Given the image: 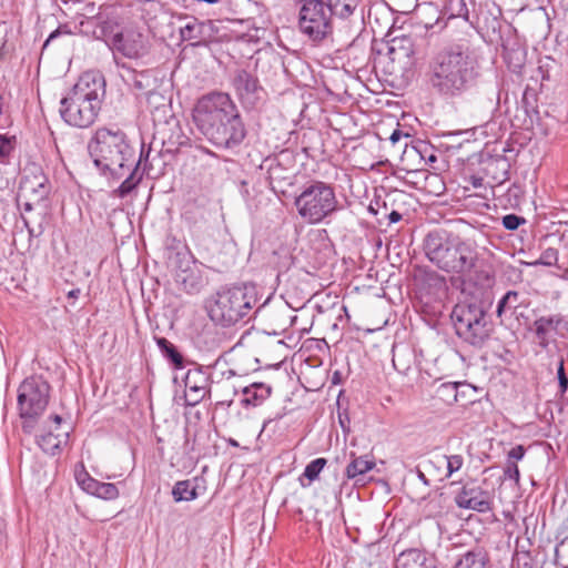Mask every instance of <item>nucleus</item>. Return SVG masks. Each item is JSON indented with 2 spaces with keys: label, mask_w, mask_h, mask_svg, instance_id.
Masks as SVG:
<instances>
[{
  "label": "nucleus",
  "mask_w": 568,
  "mask_h": 568,
  "mask_svg": "<svg viewBox=\"0 0 568 568\" xmlns=\"http://www.w3.org/2000/svg\"><path fill=\"white\" fill-rule=\"evenodd\" d=\"M427 78L432 90L445 100L468 97L477 111L494 113L499 109L501 84L496 77H485L468 45L450 43L435 52Z\"/></svg>",
  "instance_id": "nucleus-1"
},
{
  "label": "nucleus",
  "mask_w": 568,
  "mask_h": 568,
  "mask_svg": "<svg viewBox=\"0 0 568 568\" xmlns=\"http://www.w3.org/2000/svg\"><path fill=\"white\" fill-rule=\"evenodd\" d=\"M88 151L94 166L103 174L110 173L121 179L125 172L129 175L119 185L115 193L120 197L128 196L141 182L143 174H150L152 164L149 161L151 149L141 151L138 160L126 133L119 128H100L88 143Z\"/></svg>",
  "instance_id": "nucleus-2"
},
{
  "label": "nucleus",
  "mask_w": 568,
  "mask_h": 568,
  "mask_svg": "<svg viewBox=\"0 0 568 568\" xmlns=\"http://www.w3.org/2000/svg\"><path fill=\"white\" fill-rule=\"evenodd\" d=\"M193 120L197 130L219 149H236L247 134L236 104L225 92L214 91L199 99Z\"/></svg>",
  "instance_id": "nucleus-3"
},
{
  "label": "nucleus",
  "mask_w": 568,
  "mask_h": 568,
  "mask_svg": "<svg viewBox=\"0 0 568 568\" xmlns=\"http://www.w3.org/2000/svg\"><path fill=\"white\" fill-rule=\"evenodd\" d=\"M271 298L268 296L262 304H258V287L251 282L225 285L212 296L207 305V313L214 323L230 327L241 321L263 315Z\"/></svg>",
  "instance_id": "nucleus-4"
},
{
  "label": "nucleus",
  "mask_w": 568,
  "mask_h": 568,
  "mask_svg": "<svg viewBox=\"0 0 568 568\" xmlns=\"http://www.w3.org/2000/svg\"><path fill=\"white\" fill-rule=\"evenodd\" d=\"M490 307L491 301L484 297L458 302L450 314L457 337L469 346L481 349L495 332Z\"/></svg>",
  "instance_id": "nucleus-5"
},
{
  "label": "nucleus",
  "mask_w": 568,
  "mask_h": 568,
  "mask_svg": "<svg viewBox=\"0 0 568 568\" xmlns=\"http://www.w3.org/2000/svg\"><path fill=\"white\" fill-rule=\"evenodd\" d=\"M423 247L427 258L447 273H467L477 261V252L471 243L446 231L429 232Z\"/></svg>",
  "instance_id": "nucleus-6"
},
{
  "label": "nucleus",
  "mask_w": 568,
  "mask_h": 568,
  "mask_svg": "<svg viewBox=\"0 0 568 568\" xmlns=\"http://www.w3.org/2000/svg\"><path fill=\"white\" fill-rule=\"evenodd\" d=\"M294 205L298 215L308 224H318L341 209L334 186L321 180H311L294 196Z\"/></svg>",
  "instance_id": "nucleus-7"
},
{
  "label": "nucleus",
  "mask_w": 568,
  "mask_h": 568,
  "mask_svg": "<svg viewBox=\"0 0 568 568\" xmlns=\"http://www.w3.org/2000/svg\"><path fill=\"white\" fill-rule=\"evenodd\" d=\"M51 385L41 376L24 378L18 387L17 406L22 430L30 435L44 413L50 399Z\"/></svg>",
  "instance_id": "nucleus-8"
},
{
  "label": "nucleus",
  "mask_w": 568,
  "mask_h": 568,
  "mask_svg": "<svg viewBox=\"0 0 568 568\" xmlns=\"http://www.w3.org/2000/svg\"><path fill=\"white\" fill-rule=\"evenodd\" d=\"M297 27L312 43L318 45L332 39L334 16L325 0H298Z\"/></svg>",
  "instance_id": "nucleus-9"
},
{
  "label": "nucleus",
  "mask_w": 568,
  "mask_h": 568,
  "mask_svg": "<svg viewBox=\"0 0 568 568\" xmlns=\"http://www.w3.org/2000/svg\"><path fill=\"white\" fill-rule=\"evenodd\" d=\"M296 161L293 152L283 150L280 153L267 156L261 164L266 170L271 190L282 196H290L288 187L296 182Z\"/></svg>",
  "instance_id": "nucleus-10"
},
{
  "label": "nucleus",
  "mask_w": 568,
  "mask_h": 568,
  "mask_svg": "<svg viewBox=\"0 0 568 568\" xmlns=\"http://www.w3.org/2000/svg\"><path fill=\"white\" fill-rule=\"evenodd\" d=\"M60 115L65 123L77 128H89L94 123L101 104L93 103L90 98H83L69 91L61 99Z\"/></svg>",
  "instance_id": "nucleus-11"
},
{
  "label": "nucleus",
  "mask_w": 568,
  "mask_h": 568,
  "mask_svg": "<svg viewBox=\"0 0 568 568\" xmlns=\"http://www.w3.org/2000/svg\"><path fill=\"white\" fill-rule=\"evenodd\" d=\"M231 84L245 110L260 108L266 97L265 89L261 85L256 75L245 69L235 70Z\"/></svg>",
  "instance_id": "nucleus-12"
},
{
  "label": "nucleus",
  "mask_w": 568,
  "mask_h": 568,
  "mask_svg": "<svg viewBox=\"0 0 568 568\" xmlns=\"http://www.w3.org/2000/svg\"><path fill=\"white\" fill-rule=\"evenodd\" d=\"M152 43L138 28L121 29L111 42V50L128 59H142L150 53Z\"/></svg>",
  "instance_id": "nucleus-13"
},
{
  "label": "nucleus",
  "mask_w": 568,
  "mask_h": 568,
  "mask_svg": "<svg viewBox=\"0 0 568 568\" xmlns=\"http://www.w3.org/2000/svg\"><path fill=\"white\" fill-rule=\"evenodd\" d=\"M187 364L194 365L186 372L184 377L185 388L190 394H184V405L194 407L211 394L212 366H203L190 361Z\"/></svg>",
  "instance_id": "nucleus-14"
},
{
  "label": "nucleus",
  "mask_w": 568,
  "mask_h": 568,
  "mask_svg": "<svg viewBox=\"0 0 568 568\" xmlns=\"http://www.w3.org/2000/svg\"><path fill=\"white\" fill-rule=\"evenodd\" d=\"M195 263V258L187 246L178 251L173 257V264L176 268L175 281L182 285L186 293H195L200 290L199 277L192 272L191 265Z\"/></svg>",
  "instance_id": "nucleus-15"
},
{
  "label": "nucleus",
  "mask_w": 568,
  "mask_h": 568,
  "mask_svg": "<svg viewBox=\"0 0 568 568\" xmlns=\"http://www.w3.org/2000/svg\"><path fill=\"white\" fill-rule=\"evenodd\" d=\"M185 24L180 34L184 41H194L193 45H204L212 41L219 29L212 20L200 21L195 17L185 16Z\"/></svg>",
  "instance_id": "nucleus-16"
},
{
  "label": "nucleus",
  "mask_w": 568,
  "mask_h": 568,
  "mask_svg": "<svg viewBox=\"0 0 568 568\" xmlns=\"http://www.w3.org/2000/svg\"><path fill=\"white\" fill-rule=\"evenodd\" d=\"M454 500L459 508L470 509L478 513H488L493 510L490 493L484 490L479 486H463Z\"/></svg>",
  "instance_id": "nucleus-17"
},
{
  "label": "nucleus",
  "mask_w": 568,
  "mask_h": 568,
  "mask_svg": "<svg viewBox=\"0 0 568 568\" xmlns=\"http://www.w3.org/2000/svg\"><path fill=\"white\" fill-rule=\"evenodd\" d=\"M70 92L78 95L81 92L83 98H90L93 103L101 104L105 95V79L98 71H87L79 78Z\"/></svg>",
  "instance_id": "nucleus-18"
},
{
  "label": "nucleus",
  "mask_w": 568,
  "mask_h": 568,
  "mask_svg": "<svg viewBox=\"0 0 568 568\" xmlns=\"http://www.w3.org/2000/svg\"><path fill=\"white\" fill-rule=\"evenodd\" d=\"M536 337L541 346L548 345L547 336L550 331L559 337L566 338L568 334V315L561 313L540 316L534 322Z\"/></svg>",
  "instance_id": "nucleus-19"
},
{
  "label": "nucleus",
  "mask_w": 568,
  "mask_h": 568,
  "mask_svg": "<svg viewBox=\"0 0 568 568\" xmlns=\"http://www.w3.org/2000/svg\"><path fill=\"white\" fill-rule=\"evenodd\" d=\"M121 68L128 71L124 82L132 88L139 95L150 97L155 93L158 88L156 72L153 69L136 71L126 63H122Z\"/></svg>",
  "instance_id": "nucleus-20"
},
{
  "label": "nucleus",
  "mask_w": 568,
  "mask_h": 568,
  "mask_svg": "<svg viewBox=\"0 0 568 568\" xmlns=\"http://www.w3.org/2000/svg\"><path fill=\"white\" fill-rule=\"evenodd\" d=\"M80 24L85 32H91L94 39L104 41L109 49L114 36L121 31L115 20L104 19L101 14L87 18Z\"/></svg>",
  "instance_id": "nucleus-21"
},
{
  "label": "nucleus",
  "mask_w": 568,
  "mask_h": 568,
  "mask_svg": "<svg viewBox=\"0 0 568 568\" xmlns=\"http://www.w3.org/2000/svg\"><path fill=\"white\" fill-rule=\"evenodd\" d=\"M454 568H491L489 552L483 546H475L459 556Z\"/></svg>",
  "instance_id": "nucleus-22"
},
{
  "label": "nucleus",
  "mask_w": 568,
  "mask_h": 568,
  "mask_svg": "<svg viewBox=\"0 0 568 568\" xmlns=\"http://www.w3.org/2000/svg\"><path fill=\"white\" fill-rule=\"evenodd\" d=\"M414 54L413 40L408 36H396L387 41V55L392 62L405 63Z\"/></svg>",
  "instance_id": "nucleus-23"
},
{
  "label": "nucleus",
  "mask_w": 568,
  "mask_h": 568,
  "mask_svg": "<svg viewBox=\"0 0 568 568\" xmlns=\"http://www.w3.org/2000/svg\"><path fill=\"white\" fill-rule=\"evenodd\" d=\"M509 170L510 163L505 156H491L484 161L483 171L485 175L496 184H503L509 180Z\"/></svg>",
  "instance_id": "nucleus-24"
},
{
  "label": "nucleus",
  "mask_w": 568,
  "mask_h": 568,
  "mask_svg": "<svg viewBox=\"0 0 568 568\" xmlns=\"http://www.w3.org/2000/svg\"><path fill=\"white\" fill-rule=\"evenodd\" d=\"M154 342L159 347L162 356L174 369L180 371L186 366L189 362L185 359L179 348L168 338L162 336H154Z\"/></svg>",
  "instance_id": "nucleus-25"
},
{
  "label": "nucleus",
  "mask_w": 568,
  "mask_h": 568,
  "mask_svg": "<svg viewBox=\"0 0 568 568\" xmlns=\"http://www.w3.org/2000/svg\"><path fill=\"white\" fill-rule=\"evenodd\" d=\"M199 477L193 479L179 480L172 488V498L175 503L191 501L200 496Z\"/></svg>",
  "instance_id": "nucleus-26"
},
{
  "label": "nucleus",
  "mask_w": 568,
  "mask_h": 568,
  "mask_svg": "<svg viewBox=\"0 0 568 568\" xmlns=\"http://www.w3.org/2000/svg\"><path fill=\"white\" fill-rule=\"evenodd\" d=\"M242 393L244 395L241 400L243 406H258L270 397L272 387L264 383H253L244 387Z\"/></svg>",
  "instance_id": "nucleus-27"
},
{
  "label": "nucleus",
  "mask_w": 568,
  "mask_h": 568,
  "mask_svg": "<svg viewBox=\"0 0 568 568\" xmlns=\"http://www.w3.org/2000/svg\"><path fill=\"white\" fill-rule=\"evenodd\" d=\"M530 99H535V92L534 90L526 89L521 99V104L525 110V113L529 118L530 124H536L538 128H540L542 133L547 135L549 124L544 122L539 109L532 104Z\"/></svg>",
  "instance_id": "nucleus-28"
},
{
  "label": "nucleus",
  "mask_w": 568,
  "mask_h": 568,
  "mask_svg": "<svg viewBox=\"0 0 568 568\" xmlns=\"http://www.w3.org/2000/svg\"><path fill=\"white\" fill-rule=\"evenodd\" d=\"M459 388H466V383L447 382L442 383L435 392V398L446 405L459 403Z\"/></svg>",
  "instance_id": "nucleus-29"
},
{
  "label": "nucleus",
  "mask_w": 568,
  "mask_h": 568,
  "mask_svg": "<svg viewBox=\"0 0 568 568\" xmlns=\"http://www.w3.org/2000/svg\"><path fill=\"white\" fill-rule=\"evenodd\" d=\"M332 14L338 19L347 20L354 16L361 0H325Z\"/></svg>",
  "instance_id": "nucleus-30"
},
{
  "label": "nucleus",
  "mask_w": 568,
  "mask_h": 568,
  "mask_svg": "<svg viewBox=\"0 0 568 568\" xmlns=\"http://www.w3.org/2000/svg\"><path fill=\"white\" fill-rule=\"evenodd\" d=\"M352 462L346 466L345 475L348 479H354L357 476L364 475L375 467L374 458H368L367 455L355 457L352 453Z\"/></svg>",
  "instance_id": "nucleus-31"
},
{
  "label": "nucleus",
  "mask_w": 568,
  "mask_h": 568,
  "mask_svg": "<svg viewBox=\"0 0 568 568\" xmlns=\"http://www.w3.org/2000/svg\"><path fill=\"white\" fill-rule=\"evenodd\" d=\"M520 306H526L524 295L517 291H507L497 303L496 315L501 317L505 312L516 311Z\"/></svg>",
  "instance_id": "nucleus-32"
},
{
  "label": "nucleus",
  "mask_w": 568,
  "mask_h": 568,
  "mask_svg": "<svg viewBox=\"0 0 568 568\" xmlns=\"http://www.w3.org/2000/svg\"><path fill=\"white\" fill-rule=\"evenodd\" d=\"M464 464V458L462 455H442L437 456L435 459H428L427 466H436L444 467L446 466L447 471L445 473L444 477L440 478V480H444L446 478H449L454 473L458 471Z\"/></svg>",
  "instance_id": "nucleus-33"
},
{
  "label": "nucleus",
  "mask_w": 568,
  "mask_h": 568,
  "mask_svg": "<svg viewBox=\"0 0 568 568\" xmlns=\"http://www.w3.org/2000/svg\"><path fill=\"white\" fill-rule=\"evenodd\" d=\"M423 562H425V551L409 548L398 555L395 568H419Z\"/></svg>",
  "instance_id": "nucleus-34"
},
{
  "label": "nucleus",
  "mask_w": 568,
  "mask_h": 568,
  "mask_svg": "<svg viewBox=\"0 0 568 568\" xmlns=\"http://www.w3.org/2000/svg\"><path fill=\"white\" fill-rule=\"evenodd\" d=\"M233 251L231 245H224L221 251L210 257V262L212 263L211 267L219 272L232 267L235 264V254Z\"/></svg>",
  "instance_id": "nucleus-35"
},
{
  "label": "nucleus",
  "mask_w": 568,
  "mask_h": 568,
  "mask_svg": "<svg viewBox=\"0 0 568 568\" xmlns=\"http://www.w3.org/2000/svg\"><path fill=\"white\" fill-rule=\"evenodd\" d=\"M60 435L53 434L51 430H47L45 433L37 436V444L41 448V450L45 454H50L54 456L61 450Z\"/></svg>",
  "instance_id": "nucleus-36"
},
{
  "label": "nucleus",
  "mask_w": 568,
  "mask_h": 568,
  "mask_svg": "<svg viewBox=\"0 0 568 568\" xmlns=\"http://www.w3.org/2000/svg\"><path fill=\"white\" fill-rule=\"evenodd\" d=\"M327 464V459L318 457L308 463L304 469L303 475L300 477V484L302 487H306L310 483L316 480Z\"/></svg>",
  "instance_id": "nucleus-37"
},
{
  "label": "nucleus",
  "mask_w": 568,
  "mask_h": 568,
  "mask_svg": "<svg viewBox=\"0 0 568 568\" xmlns=\"http://www.w3.org/2000/svg\"><path fill=\"white\" fill-rule=\"evenodd\" d=\"M190 144V139L182 131L181 126L176 124L175 130H172L166 140L163 141L164 151L166 153H175L181 146Z\"/></svg>",
  "instance_id": "nucleus-38"
},
{
  "label": "nucleus",
  "mask_w": 568,
  "mask_h": 568,
  "mask_svg": "<svg viewBox=\"0 0 568 568\" xmlns=\"http://www.w3.org/2000/svg\"><path fill=\"white\" fill-rule=\"evenodd\" d=\"M20 187H30L31 193L33 195L34 202L39 203L48 199L50 193V189L48 186V179L44 175L40 176V180L34 185L28 178H24L20 182Z\"/></svg>",
  "instance_id": "nucleus-39"
},
{
  "label": "nucleus",
  "mask_w": 568,
  "mask_h": 568,
  "mask_svg": "<svg viewBox=\"0 0 568 568\" xmlns=\"http://www.w3.org/2000/svg\"><path fill=\"white\" fill-rule=\"evenodd\" d=\"M443 13L453 18H463L465 21L469 19V12L465 0H446Z\"/></svg>",
  "instance_id": "nucleus-40"
},
{
  "label": "nucleus",
  "mask_w": 568,
  "mask_h": 568,
  "mask_svg": "<svg viewBox=\"0 0 568 568\" xmlns=\"http://www.w3.org/2000/svg\"><path fill=\"white\" fill-rule=\"evenodd\" d=\"M75 480L83 491L97 496L99 480L90 476L83 464H81V470L75 471Z\"/></svg>",
  "instance_id": "nucleus-41"
},
{
  "label": "nucleus",
  "mask_w": 568,
  "mask_h": 568,
  "mask_svg": "<svg viewBox=\"0 0 568 568\" xmlns=\"http://www.w3.org/2000/svg\"><path fill=\"white\" fill-rule=\"evenodd\" d=\"M17 146V136L0 133V161H8Z\"/></svg>",
  "instance_id": "nucleus-42"
},
{
  "label": "nucleus",
  "mask_w": 568,
  "mask_h": 568,
  "mask_svg": "<svg viewBox=\"0 0 568 568\" xmlns=\"http://www.w3.org/2000/svg\"><path fill=\"white\" fill-rule=\"evenodd\" d=\"M95 497L104 500H114L119 497V489L115 484L99 481Z\"/></svg>",
  "instance_id": "nucleus-43"
},
{
  "label": "nucleus",
  "mask_w": 568,
  "mask_h": 568,
  "mask_svg": "<svg viewBox=\"0 0 568 568\" xmlns=\"http://www.w3.org/2000/svg\"><path fill=\"white\" fill-rule=\"evenodd\" d=\"M525 223L526 219L515 213L506 214L501 217V225L508 231H516Z\"/></svg>",
  "instance_id": "nucleus-44"
},
{
  "label": "nucleus",
  "mask_w": 568,
  "mask_h": 568,
  "mask_svg": "<svg viewBox=\"0 0 568 568\" xmlns=\"http://www.w3.org/2000/svg\"><path fill=\"white\" fill-rule=\"evenodd\" d=\"M558 261V251L552 247H548L541 253V256L538 261H536L535 265H545V266H552Z\"/></svg>",
  "instance_id": "nucleus-45"
},
{
  "label": "nucleus",
  "mask_w": 568,
  "mask_h": 568,
  "mask_svg": "<svg viewBox=\"0 0 568 568\" xmlns=\"http://www.w3.org/2000/svg\"><path fill=\"white\" fill-rule=\"evenodd\" d=\"M557 379H558V386L559 392L561 395H564L568 389V376L565 371V359L564 357H560L557 366Z\"/></svg>",
  "instance_id": "nucleus-46"
},
{
  "label": "nucleus",
  "mask_w": 568,
  "mask_h": 568,
  "mask_svg": "<svg viewBox=\"0 0 568 568\" xmlns=\"http://www.w3.org/2000/svg\"><path fill=\"white\" fill-rule=\"evenodd\" d=\"M504 477L515 480L516 484L519 483L520 471H519L517 463H515L513 460L506 462V465L504 468Z\"/></svg>",
  "instance_id": "nucleus-47"
},
{
  "label": "nucleus",
  "mask_w": 568,
  "mask_h": 568,
  "mask_svg": "<svg viewBox=\"0 0 568 568\" xmlns=\"http://www.w3.org/2000/svg\"><path fill=\"white\" fill-rule=\"evenodd\" d=\"M526 454V448L523 445H516L507 454V460L517 463L521 460Z\"/></svg>",
  "instance_id": "nucleus-48"
},
{
  "label": "nucleus",
  "mask_w": 568,
  "mask_h": 568,
  "mask_svg": "<svg viewBox=\"0 0 568 568\" xmlns=\"http://www.w3.org/2000/svg\"><path fill=\"white\" fill-rule=\"evenodd\" d=\"M383 209H385L384 219L388 220V223H387L388 225H390L393 223H397L402 220L403 216L398 211L393 210L389 213L387 212L386 202H383Z\"/></svg>",
  "instance_id": "nucleus-49"
},
{
  "label": "nucleus",
  "mask_w": 568,
  "mask_h": 568,
  "mask_svg": "<svg viewBox=\"0 0 568 568\" xmlns=\"http://www.w3.org/2000/svg\"><path fill=\"white\" fill-rule=\"evenodd\" d=\"M426 276H427V280L435 286H437V285L444 286L445 285V278L443 276L438 275L436 272L428 273V274H426Z\"/></svg>",
  "instance_id": "nucleus-50"
},
{
  "label": "nucleus",
  "mask_w": 568,
  "mask_h": 568,
  "mask_svg": "<svg viewBox=\"0 0 568 568\" xmlns=\"http://www.w3.org/2000/svg\"><path fill=\"white\" fill-rule=\"evenodd\" d=\"M62 33H69V31H62V29L60 27L58 29H55L54 31H52L49 34V37L47 38V40L44 41L42 49H45L51 41H53L54 39L60 37Z\"/></svg>",
  "instance_id": "nucleus-51"
},
{
  "label": "nucleus",
  "mask_w": 568,
  "mask_h": 568,
  "mask_svg": "<svg viewBox=\"0 0 568 568\" xmlns=\"http://www.w3.org/2000/svg\"><path fill=\"white\" fill-rule=\"evenodd\" d=\"M339 425L344 432H349V418L347 414H338Z\"/></svg>",
  "instance_id": "nucleus-52"
},
{
  "label": "nucleus",
  "mask_w": 568,
  "mask_h": 568,
  "mask_svg": "<svg viewBox=\"0 0 568 568\" xmlns=\"http://www.w3.org/2000/svg\"><path fill=\"white\" fill-rule=\"evenodd\" d=\"M381 209H383V205H381L379 200L371 202L368 205V212L373 215H378L381 213Z\"/></svg>",
  "instance_id": "nucleus-53"
},
{
  "label": "nucleus",
  "mask_w": 568,
  "mask_h": 568,
  "mask_svg": "<svg viewBox=\"0 0 568 568\" xmlns=\"http://www.w3.org/2000/svg\"><path fill=\"white\" fill-rule=\"evenodd\" d=\"M404 135L408 136V134H404L402 130L395 129L389 136V141L396 144Z\"/></svg>",
  "instance_id": "nucleus-54"
},
{
  "label": "nucleus",
  "mask_w": 568,
  "mask_h": 568,
  "mask_svg": "<svg viewBox=\"0 0 568 568\" xmlns=\"http://www.w3.org/2000/svg\"><path fill=\"white\" fill-rule=\"evenodd\" d=\"M435 558L432 557V556H428L426 552H425V562L420 564V567L419 568H436L435 566Z\"/></svg>",
  "instance_id": "nucleus-55"
},
{
  "label": "nucleus",
  "mask_w": 568,
  "mask_h": 568,
  "mask_svg": "<svg viewBox=\"0 0 568 568\" xmlns=\"http://www.w3.org/2000/svg\"><path fill=\"white\" fill-rule=\"evenodd\" d=\"M469 182L474 187H481L484 185V179L479 175L469 176Z\"/></svg>",
  "instance_id": "nucleus-56"
},
{
  "label": "nucleus",
  "mask_w": 568,
  "mask_h": 568,
  "mask_svg": "<svg viewBox=\"0 0 568 568\" xmlns=\"http://www.w3.org/2000/svg\"><path fill=\"white\" fill-rule=\"evenodd\" d=\"M518 62L509 63V69L515 73H521V69L524 68L523 60L518 59Z\"/></svg>",
  "instance_id": "nucleus-57"
},
{
  "label": "nucleus",
  "mask_w": 568,
  "mask_h": 568,
  "mask_svg": "<svg viewBox=\"0 0 568 568\" xmlns=\"http://www.w3.org/2000/svg\"><path fill=\"white\" fill-rule=\"evenodd\" d=\"M416 475H417L418 479L423 481L424 485H426V486L430 485V481L426 477L424 470L419 469L418 467L416 468Z\"/></svg>",
  "instance_id": "nucleus-58"
},
{
  "label": "nucleus",
  "mask_w": 568,
  "mask_h": 568,
  "mask_svg": "<svg viewBox=\"0 0 568 568\" xmlns=\"http://www.w3.org/2000/svg\"><path fill=\"white\" fill-rule=\"evenodd\" d=\"M468 392V385L466 384V388H459V403L465 406L467 405L468 400H466V394Z\"/></svg>",
  "instance_id": "nucleus-59"
},
{
  "label": "nucleus",
  "mask_w": 568,
  "mask_h": 568,
  "mask_svg": "<svg viewBox=\"0 0 568 568\" xmlns=\"http://www.w3.org/2000/svg\"><path fill=\"white\" fill-rule=\"evenodd\" d=\"M81 293L80 288H73L68 293V298H78Z\"/></svg>",
  "instance_id": "nucleus-60"
},
{
  "label": "nucleus",
  "mask_w": 568,
  "mask_h": 568,
  "mask_svg": "<svg viewBox=\"0 0 568 568\" xmlns=\"http://www.w3.org/2000/svg\"><path fill=\"white\" fill-rule=\"evenodd\" d=\"M49 420L53 422L57 425H60L62 423V417L58 414H53L49 417Z\"/></svg>",
  "instance_id": "nucleus-61"
},
{
  "label": "nucleus",
  "mask_w": 568,
  "mask_h": 568,
  "mask_svg": "<svg viewBox=\"0 0 568 568\" xmlns=\"http://www.w3.org/2000/svg\"><path fill=\"white\" fill-rule=\"evenodd\" d=\"M33 210V203L31 201H27L23 203V211L31 212Z\"/></svg>",
  "instance_id": "nucleus-62"
},
{
  "label": "nucleus",
  "mask_w": 568,
  "mask_h": 568,
  "mask_svg": "<svg viewBox=\"0 0 568 568\" xmlns=\"http://www.w3.org/2000/svg\"><path fill=\"white\" fill-rule=\"evenodd\" d=\"M21 221H22V223H23V226H24L27 230H29V229H31V227H32V226L30 225L29 220H28L24 215H21Z\"/></svg>",
  "instance_id": "nucleus-63"
},
{
  "label": "nucleus",
  "mask_w": 568,
  "mask_h": 568,
  "mask_svg": "<svg viewBox=\"0 0 568 568\" xmlns=\"http://www.w3.org/2000/svg\"><path fill=\"white\" fill-rule=\"evenodd\" d=\"M27 231H28V234H29L30 239L34 237V236H39L42 233V230H40V232L37 234L33 227H31V229H29Z\"/></svg>",
  "instance_id": "nucleus-64"
}]
</instances>
